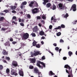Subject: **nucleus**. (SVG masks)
<instances>
[{
    "label": "nucleus",
    "mask_w": 77,
    "mask_h": 77,
    "mask_svg": "<svg viewBox=\"0 0 77 77\" xmlns=\"http://www.w3.org/2000/svg\"><path fill=\"white\" fill-rule=\"evenodd\" d=\"M64 67L69 69L68 70L67 69H66V72L69 74L68 75V77H73L72 74V69L70 70L71 67L70 66L66 64L65 65Z\"/></svg>",
    "instance_id": "obj_1"
},
{
    "label": "nucleus",
    "mask_w": 77,
    "mask_h": 77,
    "mask_svg": "<svg viewBox=\"0 0 77 77\" xmlns=\"http://www.w3.org/2000/svg\"><path fill=\"white\" fill-rule=\"evenodd\" d=\"M40 64H41V65H42L43 66H41ZM36 65L39 67V68H42V69H43V66L44 68H45V63H44V62H41V61L39 60H37Z\"/></svg>",
    "instance_id": "obj_2"
},
{
    "label": "nucleus",
    "mask_w": 77,
    "mask_h": 77,
    "mask_svg": "<svg viewBox=\"0 0 77 77\" xmlns=\"http://www.w3.org/2000/svg\"><path fill=\"white\" fill-rule=\"evenodd\" d=\"M11 66H12L13 68H15V67L18 66V63H17V62L15 61H12Z\"/></svg>",
    "instance_id": "obj_3"
},
{
    "label": "nucleus",
    "mask_w": 77,
    "mask_h": 77,
    "mask_svg": "<svg viewBox=\"0 0 77 77\" xmlns=\"http://www.w3.org/2000/svg\"><path fill=\"white\" fill-rule=\"evenodd\" d=\"M29 34H28V33H26L23 35V38L24 39H27L29 38Z\"/></svg>",
    "instance_id": "obj_4"
},
{
    "label": "nucleus",
    "mask_w": 77,
    "mask_h": 77,
    "mask_svg": "<svg viewBox=\"0 0 77 77\" xmlns=\"http://www.w3.org/2000/svg\"><path fill=\"white\" fill-rule=\"evenodd\" d=\"M59 8L60 9H62L63 10H64V9H66V7L65 6H63V5L61 3L59 4L58 5Z\"/></svg>",
    "instance_id": "obj_5"
},
{
    "label": "nucleus",
    "mask_w": 77,
    "mask_h": 77,
    "mask_svg": "<svg viewBox=\"0 0 77 77\" xmlns=\"http://www.w3.org/2000/svg\"><path fill=\"white\" fill-rule=\"evenodd\" d=\"M70 11L73 10V11H76V5L75 4L73 5L71 7Z\"/></svg>",
    "instance_id": "obj_6"
},
{
    "label": "nucleus",
    "mask_w": 77,
    "mask_h": 77,
    "mask_svg": "<svg viewBox=\"0 0 77 77\" xmlns=\"http://www.w3.org/2000/svg\"><path fill=\"white\" fill-rule=\"evenodd\" d=\"M38 8H36L33 9L32 10V13L33 14H36L38 12Z\"/></svg>",
    "instance_id": "obj_7"
},
{
    "label": "nucleus",
    "mask_w": 77,
    "mask_h": 77,
    "mask_svg": "<svg viewBox=\"0 0 77 77\" xmlns=\"http://www.w3.org/2000/svg\"><path fill=\"white\" fill-rule=\"evenodd\" d=\"M11 74H12V75H16V76L18 75V74L17 73L15 72V70L13 69L11 70Z\"/></svg>",
    "instance_id": "obj_8"
},
{
    "label": "nucleus",
    "mask_w": 77,
    "mask_h": 77,
    "mask_svg": "<svg viewBox=\"0 0 77 77\" xmlns=\"http://www.w3.org/2000/svg\"><path fill=\"white\" fill-rule=\"evenodd\" d=\"M30 60V63H35L36 62V59L35 58H30L29 59Z\"/></svg>",
    "instance_id": "obj_9"
},
{
    "label": "nucleus",
    "mask_w": 77,
    "mask_h": 77,
    "mask_svg": "<svg viewBox=\"0 0 77 77\" xmlns=\"http://www.w3.org/2000/svg\"><path fill=\"white\" fill-rule=\"evenodd\" d=\"M40 52L39 51L35 52V53H33V55L34 56H36L38 55L39 54Z\"/></svg>",
    "instance_id": "obj_10"
},
{
    "label": "nucleus",
    "mask_w": 77,
    "mask_h": 77,
    "mask_svg": "<svg viewBox=\"0 0 77 77\" xmlns=\"http://www.w3.org/2000/svg\"><path fill=\"white\" fill-rule=\"evenodd\" d=\"M50 8H51V9H52L53 10H54L56 9V5H54V4H53V6H52L51 7H50Z\"/></svg>",
    "instance_id": "obj_11"
},
{
    "label": "nucleus",
    "mask_w": 77,
    "mask_h": 77,
    "mask_svg": "<svg viewBox=\"0 0 77 77\" xmlns=\"http://www.w3.org/2000/svg\"><path fill=\"white\" fill-rule=\"evenodd\" d=\"M19 74L20 75V76H23L24 74L23 73V72L20 70L19 72Z\"/></svg>",
    "instance_id": "obj_12"
},
{
    "label": "nucleus",
    "mask_w": 77,
    "mask_h": 77,
    "mask_svg": "<svg viewBox=\"0 0 77 77\" xmlns=\"http://www.w3.org/2000/svg\"><path fill=\"white\" fill-rule=\"evenodd\" d=\"M5 46H7V47H9L10 46V43H9V42L8 41L6 42L5 43Z\"/></svg>",
    "instance_id": "obj_13"
},
{
    "label": "nucleus",
    "mask_w": 77,
    "mask_h": 77,
    "mask_svg": "<svg viewBox=\"0 0 77 77\" xmlns=\"http://www.w3.org/2000/svg\"><path fill=\"white\" fill-rule=\"evenodd\" d=\"M38 29V28L37 26H35L33 29V31L35 32H36L37 31Z\"/></svg>",
    "instance_id": "obj_14"
},
{
    "label": "nucleus",
    "mask_w": 77,
    "mask_h": 77,
    "mask_svg": "<svg viewBox=\"0 0 77 77\" xmlns=\"http://www.w3.org/2000/svg\"><path fill=\"white\" fill-rule=\"evenodd\" d=\"M35 3L34 2L31 1L30 2V3L29 4V6L30 7H32L33 4Z\"/></svg>",
    "instance_id": "obj_15"
},
{
    "label": "nucleus",
    "mask_w": 77,
    "mask_h": 77,
    "mask_svg": "<svg viewBox=\"0 0 77 77\" xmlns=\"http://www.w3.org/2000/svg\"><path fill=\"white\" fill-rule=\"evenodd\" d=\"M11 9V10H13V11H14L15 9H16V8H17L16 7V6H11L10 7Z\"/></svg>",
    "instance_id": "obj_16"
},
{
    "label": "nucleus",
    "mask_w": 77,
    "mask_h": 77,
    "mask_svg": "<svg viewBox=\"0 0 77 77\" xmlns=\"http://www.w3.org/2000/svg\"><path fill=\"white\" fill-rule=\"evenodd\" d=\"M48 0H44V2L42 3V4L44 5H46L47 3L48 2Z\"/></svg>",
    "instance_id": "obj_17"
},
{
    "label": "nucleus",
    "mask_w": 77,
    "mask_h": 77,
    "mask_svg": "<svg viewBox=\"0 0 77 77\" xmlns=\"http://www.w3.org/2000/svg\"><path fill=\"white\" fill-rule=\"evenodd\" d=\"M4 55H8V52L5 50H4L2 51Z\"/></svg>",
    "instance_id": "obj_18"
},
{
    "label": "nucleus",
    "mask_w": 77,
    "mask_h": 77,
    "mask_svg": "<svg viewBox=\"0 0 77 77\" xmlns=\"http://www.w3.org/2000/svg\"><path fill=\"white\" fill-rule=\"evenodd\" d=\"M49 75H55V74L53 73L52 71H51L49 72Z\"/></svg>",
    "instance_id": "obj_19"
},
{
    "label": "nucleus",
    "mask_w": 77,
    "mask_h": 77,
    "mask_svg": "<svg viewBox=\"0 0 77 77\" xmlns=\"http://www.w3.org/2000/svg\"><path fill=\"white\" fill-rule=\"evenodd\" d=\"M34 71L35 72L36 74H38V72L39 71L38 69V68H35L34 69Z\"/></svg>",
    "instance_id": "obj_20"
},
{
    "label": "nucleus",
    "mask_w": 77,
    "mask_h": 77,
    "mask_svg": "<svg viewBox=\"0 0 77 77\" xmlns=\"http://www.w3.org/2000/svg\"><path fill=\"white\" fill-rule=\"evenodd\" d=\"M51 4L50 3H48L47 4L46 6L47 8H50V7H51Z\"/></svg>",
    "instance_id": "obj_21"
},
{
    "label": "nucleus",
    "mask_w": 77,
    "mask_h": 77,
    "mask_svg": "<svg viewBox=\"0 0 77 77\" xmlns=\"http://www.w3.org/2000/svg\"><path fill=\"white\" fill-rule=\"evenodd\" d=\"M5 20V17H0V22H2L3 21Z\"/></svg>",
    "instance_id": "obj_22"
},
{
    "label": "nucleus",
    "mask_w": 77,
    "mask_h": 77,
    "mask_svg": "<svg viewBox=\"0 0 77 77\" xmlns=\"http://www.w3.org/2000/svg\"><path fill=\"white\" fill-rule=\"evenodd\" d=\"M39 34L40 35H41V36H42V35H44V32H43L42 31H41L39 32Z\"/></svg>",
    "instance_id": "obj_23"
},
{
    "label": "nucleus",
    "mask_w": 77,
    "mask_h": 77,
    "mask_svg": "<svg viewBox=\"0 0 77 77\" xmlns=\"http://www.w3.org/2000/svg\"><path fill=\"white\" fill-rule=\"evenodd\" d=\"M6 72L8 74H9L10 73V70L9 69L7 68L6 70Z\"/></svg>",
    "instance_id": "obj_24"
},
{
    "label": "nucleus",
    "mask_w": 77,
    "mask_h": 77,
    "mask_svg": "<svg viewBox=\"0 0 77 77\" xmlns=\"http://www.w3.org/2000/svg\"><path fill=\"white\" fill-rule=\"evenodd\" d=\"M72 52L71 51H69L68 52V54L69 56H70V57H71V55H72Z\"/></svg>",
    "instance_id": "obj_25"
},
{
    "label": "nucleus",
    "mask_w": 77,
    "mask_h": 77,
    "mask_svg": "<svg viewBox=\"0 0 77 77\" xmlns=\"http://www.w3.org/2000/svg\"><path fill=\"white\" fill-rule=\"evenodd\" d=\"M35 47L36 48H39L40 47H41V45L39 44H37L36 45Z\"/></svg>",
    "instance_id": "obj_26"
},
{
    "label": "nucleus",
    "mask_w": 77,
    "mask_h": 77,
    "mask_svg": "<svg viewBox=\"0 0 77 77\" xmlns=\"http://www.w3.org/2000/svg\"><path fill=\"white\" fill-rule=\"evenodd\" d=\"M69 15L67 13H66V14L65 15L63 16V17L65 18H67V17H68Z\"/></svg>",
    "instance_id": "obj_27"
},
{
    "label": "nucleus",
    "mask_w": 77,
    "mask_h": 77,
    "mask_svg": "<svg viewBox=\"0 0 77 77\" xmlns=\"http://www.w3.org/2000/svg\"><path fill=\"white\" fill-rule=\"evenodd\" d=\"M62 29V28L61 27V26H58L57 28H54V29L55 30H58L59 29Z\"/></svg>",
    "instance_id": "obj_28"
},
{
    "label": "nucleus",
    "mask_w": 77,
    "mask_h": 77,
    "mask_svg": "<svg viewBox=\"0 0 77 77\" xmlns=\"http://www.w3.org/2000/svg\"><path fill=\"white\" fill-rule=\"evenodd\" d=\"M32 44L33 46H36V42L35 41H34L32 43Z\"/></svg>",
    "instance_id": "obj_29"
},
{
    "label": "nucleus",
    "mask_w": 77,
    "mask_h": 77,
    "mask_svg": "<svg viewBox=\"0 0 77 77\" xmlns=\"http://www.w3.org/2000/svg\"><path fill=\"white\" fill-rule=\"evenodd\" d=\"M29 68L30 69H33V66L32 65H30L29 67Z\"/></svg>",
    "instance_id": "obj_30"
},
{
    "label": "nucleus",
    "mask_w": 77,
    "mask_h": 77,
    "mask_svg": "<svg viewBox=\"0 0 77 77\" xmlns=\"http://www.w3.org/2000/svg\"><path fill=\"white\" fill-rule=\"evenodd\" d=\"M76 23H77V20L74 21L72 23V24L74 25V24H76Z\"/></svg>",
    "instance_id": "obj_31"
},
{
    "label": "nucleus",
    "mask_w": 77,
    "mask_h": 77,
    "mask_svg": "<svg viewBox=\"0 0 77 77\" xmlns=\"http://www.w3.org/2000/svg\"><path fill=\"white\" fill-rule=\"evenodd\" d=\"M61 28H63V29H64V28H65V26L64 25H63V24H62L61 25Z\"/></svg>",
    "instance_id": "obj_32"
},
{
    "label": "nucleus",
    "mask_w": 77,
    "mask_h": 77,
    "mask_svg": "<svg viewBox=\"0 0 77 77\" xmlns=\"http://www.w3.org/2000/svg\"><path fill=\"white\" fill-rule=\"evenodd\" d=\"M34 5H35V7H38V4L35 1H34Z\"/></svg>",
    "instance_id": "obj_33"
},
{
    "label": "nucleus",
    "mask_w": 77,
    "mask_h": 77,
    "mask_svg": "<svg viewBox=\"0 0 77 77\" xmlns=\"http://www.w3.org/2000/svg\"><path fill=\"white\" fill-rule=\"evenodd\" d=\"M57 36H60L61 35V33L60 32H58L57 33Z\"/></svg>",
    "instance_id": "obj_34"
},
{
    "label": "nucleus",
    "mask_w": 77,
    "mask_h": 77,
    "mask_svg": "<svg viewBox=\"0 0 77 77\" xmlns=\"http://www.w3.org/2000/svg\"><path fill=\"white\" fill-rule=\"evenodd\" d=\"M26 17H27V18H29V19H30V18H31V16H30V15L29 14H28Z\"/></svg>",
    "instance_id": "obj_35"
},
{
    "label": "nucleus",
    "mask_w": 77,
    "mask_h": 77,
    "mask_svg": "<svg viewBox=\"0 0 77 77\" xmlns=\"http://www.w3.org/2000/svg\"><path fill=\"white\" fill-rule=\"evenodd\" d=\"M3 69V66L2 65H0V70H2Z\"/></svg>",
    "instance_id": "obj_36"
},
{
    "label": "nucleus",
    "mask_w": 77,
    "mask_h": 77,
    "mask_svg": "<svg viewBox=\"0 0 77 77\" xmlns=\"http://www.w3.org/2000/svg\"><path fill=\"white\" fill-rule=\"evenodd\" d=\"M6 59V60H7L8 61H9V60H10V58L9 57H5Z\"/></svg>",
    "instance_id": "obj_37"
},
{
    "label": "nucleus",
    "mask_w": 77,
    "mask_h": 77,
    "mask_svg": "<svg viewBox=\"0 0 77 77\" xmlns=\"http://www.w3.org/2000/svg\"><path fill=\"white\" fill-rule=\"evenodd\" d=\"M27 4V2H22V5H26Z\"/></svg>",
    "instance_id": "obj_38"
},
{
    "label": "nucleus",
    "mask_w": 77,
    "mask_h": 77,
    "mask_svg": "<svg viewBox=\"0 0 77 77\" xmlns=\"http://www.w3.org/2000/svg\"><path fill=\"white\" fill-rule=\"evenodd\" d=\"M20 44H21V47H24V46H25V45L23 42H21Z\"/></svg>",
    "instance_id": "obj_39"
},
{
    "label": "nucleus",
    "mask_w": 77,
    "mask_h": 77,
    "mask_svg": "<svg viewBox=\"0 0 77 77\" xmlns=\"http://www.w3.org/2000/svg\"><path fill=\"white\" fill-rule=\"evenodd\" d=\"M37 18V20H41V17L38 16L36 17Z\"/></svg>",
    "instance_id": "obj_40"
},
{
    "label": "nucleus",
    "mask_w": 77,
    "mask_h": 77,
    "mask_svg": "<svg viewBox=\"0 0 77 77\" xmlns=\"http://www.w3.org/2000/svg\"><path fill=\"white\" fill-rule=\"evenodd\" d=\"M2 61L4 63H8L7 62V61L5 59H3L2 60Z\"/></svg>",
    "instance_id": "obj_41"
},
{
    "label": "nucleus",
    "mask_w": 77,
    "mask_h": 77,
    "mask_svg": "<svg viewBox=\"0 0 77 77\" xmlns=\"http://www.w3.org/2000/svg\"><path fill=\"white\" fill-rule=\"evenodd\" d=\"M31 35L34 37H35V36H36V34H35V33H31Z\"/></svg>",
    "instance_id": "obj_42"
},
{
    "label": "nucleus",
    "mask_w": 77,
    "mask_h": 77,
    "mask_svg": "<svg viewBox=\"0 0 77 77\" xmlns=\"http://www.w3.org/2000/svg\"><path fill=\"white\" fill-rule=\"evenodd\" d=\"M59 48L58 47H56L55 48V50H56V51H57L59 50Z\"/></svg>",
    "instance_id": "obj_43"
},
{
    "label": "nucleus",
    "mask_w": 77,
    "mask_h": 77,
    "mask_svg": "<svg viewBox=\"0 0 77 77\" xmlns=\"http://www.w3.org/2000/svg\"><path fill=\"white\" fill-rule=\"evenodd\" d=\"M67 59V57H63V59L64 60H66Z\"/></svg>",
    "instance_id": "obj_44"
},
{
    "label": "nucleus",
    "mask_w": 77,
    "mask_h": 77,
    "mask_svg": "<svg viewBox=\"0 0 77 77\" xmlns=\"http://www.w3.org/2000/svg\"><path fill=\"white\" fill-rule=\"evenodd\" d=\"M18 20H19V23H21V19L20 18H19Z\"/></svg>",
    "instance_id": "obj_45"
},
{
    "label": "nucleus",
    "mask_w": 77,
    "mask_h": 77,
    "mask_svg": "<svg viewBox=\"0 0 77 77\" xmlns=\"http://www.w3.org/2000/svg\"><path fill=\"white\" fill-rule=\"evenodd\" d=\"M20 26H24V23H20Z\"/></svg>",
    "instance_id": "obj_46"
},
{
    "label": "nucleus",
    "mask_w": 77,
    "mask_h": 77,
    "mask_svg": "<svg viewBox=\"0 0 77 77\" xmlns=\"http://www.w3.org/2000/svg\"><path fill=\"white\" fill-rule=\"evenodd\" d=\"M24 5H23V4H21V6H20V8L22 9H23V7H24Z\"/></svg>",
    "instance_id": "obj_47"
},
{
    "label": "nucleus",
    "mask_w": 77,
    "mask_h": 77,
    "mask_svg": "<svg viewBox=\"0 0 77 77\" xmlns=\"http://www.w3.org/2000/svg\"><path fill=\"white\" fill-rule=\"evenodd\" d=\"M42 60H45V56H43L42 57Z\"/></svg>",
    "instance_id": "obj_48"
},
{
    "label": "nucleus",
    "mask_w": 77,
    "mask_h": 77,
    "mask_svg": "<svg viewBox=\"0 0 77 77\" xmlns=\"http://www.w3.org/2000/svg\"><path fill=\"white\" fill-rule=\"evenodd\" d=\"M4 12H5L6 13H8V10H5L4 11Z\"/></svg>",
    "instance_id": "obj_49"
},
{
    "label": "nucleus",
    "mask_w": 77,
    "mask_h": 77,
    "mask_svg": "<svg viewBox=\"0 0 77 77\" xmlns=\"http://www.w3.org/2000/svg\"><path fill=\"white\" fill-rule=\"evenodd\" d=\"M13 20H16L17 19V17L16 16H14L12 18Z\"/></svg>",
    "instance_id": "obj_50"
},
{
    "label": "nucleus",
    "mask_w": 77,
    "mask_h": 77,
    "mask_svg": "<svg viewBox=\"0 0 77 77\" xmlns=\"http://www.w3.org/2000/svg\"><path fill=\"white\" fill-rule=\"evenodd\" d=\"M12 23H14V24H17V23L15 22L14 21H13L12 22Z\"/></svg>",
    "instance_id": "obj_51"
},
{
    "label": "nucleus",
    "mask_w": 77,
    "mask_h": 77,
    "mask_svg": "<svg viewBox=\"0 0 77 77\" xmlns=\"http://www.w3.org/2000/svg\"><path fill=\"white\" fill-rule=\"evenodd\" d=\"M42 18L43 19V20H45L46 18V17H45V16H42Z\"/></svg>",
    "instance_id": "obj_52"
},
{
    "label": "nucleus",
    "mask_w": 77,
    "mask_h": 77,
    "mask_svg": "<svg viewBox=\"0 0 77 77\" xmlns=\"http://www.w3.org/2000/svg\"><path fill=\"white\" fill-rule=\"evenodd\" d=\"M52 27L53 26H52V25H50L49 26V29H52Z\"/></svg>",
    "instance_id": "obj_53"
},
{
    "label": "nucleus",
    "mask_w": 77,
    "mask_h": 77,
    "mask_svg": "<svg viewBox=\"0 0 77 77\" xmlns=\"http://www.w3.org/2000/svg\"><path fill=\"white\" fill-rule=\"evenodd\" d=\"M17 42H12V44H17Z\"/></svg>",
    "instance_id": "obj_54"
},
{
    "label": "nucleus",
    "mask_w": 77,
    "mask_h": 77,
    "mask_svg": "<svg viewBox=\"0 0 77 77\" xmlns=\"http://www.w3.org/2000/svg\"><path fill=\"white\" fill-rule=\"evenodd\" d=\"M39 26V27H41L42 26V25L41 23H39L38 24Z\"/></svg>",
    "instance_id": "obj_55"
},
{
    "label": "nucleus",
    "mask_w": 77,
    "mask_h": 77,
    "mask_svg": "<svg viewBox=\"0 0 77 77\" xmlns=\"http://www.w3.org/2000/svg\"><path fill=\"white\" fill-rule=\"evenodd\" d=\"M11 12H12V13L15 14V13H16V11H11Z\"/></svg>",
    "instance_id": "obj_56"
},
{
    "label": "nucleus",
    "mask_w": 77,
    "mask_h": 77,
    "mask_svg": "<svg viewBox=\"0 0 77 77\" xmlns=\"http://www.w3.org/2000/svg\"><path fill=\"white\" fill-rule=\"evenodd\" d=\"M21 54H19V56H20V58H21L22 57V55Z\"/></svg>",
    "instance_id": "obj_57"
},
{
    "label": "nucleus",
    "mask_w": 77,
    "mask_h": 77,
    "mask_svg": "<svg viewBox=\"0 0 77 77\" xmlns=\"http://www.w3.org/2000/svg\"><path fill=\"white\" fill-rule=\"evenodd\" d=\"M64 41L62 39H61L60 41V42H63Z\"/></svg>",
    "instance_id": "obj_58"
},
{
    "label": "nucleus",
    "mask_w": 77,
    "mask_h": 77,
    "mask_svg": "<svg viewBox=\"0 0 77 77\" xmlns=\"http://www.w3.org/2000/svg\"><path fill=\"white\" fill-rule=\"evenodd\" d=\"M37 74H38V75H41V72H39V71L37 73Z\"/></svg>",
    "instance_id": "obj_59"
},
{
    "label": "nucleus",
    "mask_w": 77,
    "mask_h": 77,
    "mask_svg": "<svg viewBox=\"0 0 77 77\" xmlns=\"http://www.w3.org/2000/svg\"><path fill=\"white\" fill-rule=\"evenodd\" d=\"M53 45L54 46H55V47H56V46H57V44L56 43H54Z\"/></svg>",
    "instance_id": "obj_60"
},
{
    "label": "nucleus",
    "mask_w": 77,
    "mask_h": 77,
    "mask_svg": "<svg viewBox=\"0 0 77 77\" xmlns=\"http://www.w3.org/2000/svg\"><path fill=\"white\" fill-rule=\"evenodd\" d=\"M10 41H13V38H11L10 39Z\"/></svg>",
    "instance_id": "obj_61"
},
{
    "label": "nucleus",
    "mask_w": 77,
    "mask_h": 77,
    "mask_svg": "<svg viewBox=\"0 0 77 77\" xmlns=\"http://www.w3.org/2000/svg\"><path fill=\"white\" fill-rule=\"evenodd\" d=\"M2 30H3V31H5V30H6V29L4 28H2Z\"/></svg>",
    "instance_id": "obj_62"
},
{
    "label": "nucleus",
    "mask_w": 77,
    "mask_h": 77,
    "mask_svg": "<svg viewBox=\"0 0 77 77\" xmlns=\"http://www.w3.org/2000/svg\"><path fill=\"white\" fill-rule=\"evenodd\" d=\"M41 43L42 44V45H43V44H44V42H43V41H42L41 42Z\"/></svg>",
    "instance_id": "obj_63"
},
{
    "label": "nucleus",
    "mask_w": 77,
    "mask_h": 77,
    "mask_svg": "<svg viewBox=\"0 0 77 77\" xmlns=\"http://www.w3.org/2000/svg\"><path fill=\"white\" fill-rule=\"evenodd\" d=\"M31 56H34V55H33V52H31Z\"/></svg>",
    "instance_id": "obj_64"
}]
</instances>
